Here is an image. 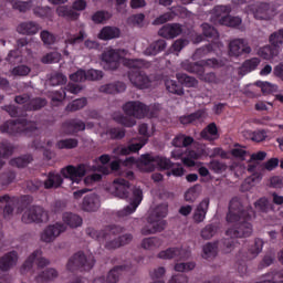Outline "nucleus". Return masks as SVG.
<instances>
[{
  "label": "nucleus",
  "instance_id": "nucleus-49",
  "mask_svg": "<svg viewBox=\"0 0 283 283\" xmlns=\"http://www.w3.org/2000/svg\"><path fill=\"white\" fill-rule=\"evenodd\" d=\"M145 147V143L129 144L128 146L122 147L119 150L120 156H129V154H136Z\"/></svg>",
  "mask_w": 283,
  "mask_h": 283
},
{
  "label": "nucleus",
  "instance_id": "nucleus-48",
  "mask_svg": "<svg viewBox=\"0 0 283 283\" xmlns=\"http://www.w3.org/2000/svg\"><path fill=\"white\" fill-rule=\"evenodd\" d=\"M32 160H33L32 155H23L21 157L11 159L10 165L12 167L23 168V167H28V165H30Z\"/></svg>",
  "mask_w": 283,
  "mask_h": 283
},
{
  "label": "nucleus",
  "instance_id": "nucleus-19",
  "mask_svg": "<svg viewBox=\"0 0 283 283\" xmlns=\"http://www.w3.org/2000/svg\"><path fill=\"white\" fill-rule=\"evenodd\" d=\"M129 269H132V265H116L108 272L106 280L105 276H98L94 280L93 283H118L120 273H123V271H129Z\"/></svg>",
  "mask_w": 283,
  "mask_h": 283
},
{
  "label": "nucleus",
  "instance_id": "nucleus-27",
  "mask_svg": "<svg viewBox=\"0 0 283 283\" xmlns=\"http://www.w3.org/2000/svg\"><path fill=\"white\" fill-rule=\"evenodd\" d=\"M125 90H127V85L124 82L109 83L99 87L102 94H120Z\"/></svg>",
  "mask_w": 283,
  "mask_h": 283
},
{
  "label": "nucleus",
  "instance_id": "nucleus-62",
  "mask_svg": "<svg viewBox=\"0 0 283 283\" xmlns=\"http://www.w3.org/2000/svg\"><path fill=\"white\" fill-rule=\"evenodd\" d=\"M32 70L28 65H18L11 70L12 76H28Z\"/></svg>",
  "mask_w": 283,
  "mask_h": 283
},
{
  "label": "nucleus",
  "instance_id": "nucleus-33",
  "mask_svg": "<svg viewBox=\"0 0 283 283\" xmlns=\"http://www.w3.org/2000/svg\"><path fill=\"white\" fill-rule=\"evenodd\" d=\"M56 14L63 19H67V21H77L78 17H81V13L76 12L73 8L67 6L57 7Z\"/></svg>",
  "mask_w": 283,
  "mask_h": 283
},
{
  "label": "nucleus",
  "instance_id": "nucleus-58",
  "mask_svg": "<svg viewBox=\"0 0 283 283\" xmlns=\"http://www.w3.org/2000/svg\"><path fill=\"white\" fill-rule=\"evenodd\" d=\"M87 105V98L82 97L74 99L71 104L66 106L67 112H78V109H83Z\"/></svg>",
  "mask_w": 283,
  "mask_h": 283
},
{
  "label": "nucleus",
  "instance_id": "nucleus-21",
  "mask_svg": "<svg viewBox=\"0 0 283 283\" xmlns=\"http://www.w3.org/2000/svg\"><path fill=\"white\" fill-rule=\"evenodd\" d=\"M159 36L164 39H176V36H180L182 34V27L178 23H168L165 24L159 31Z\"/></svg>",
  "mask_w": 283,
  "mask_h": 283
},
{
  "label": "nucleus",
  "instance_id": "nucleus-51",
  "mask_svg": "<svg viewBox=\"0 0 283 283\" xmlns=\"http://www.w3.org/2000/svg\"><path fill=\"white\" fill-rule=\"evenodd\" d=\"M193 144V139L190 136H185V135H177L172 139V145L174 147H189V145Z\"/></svg>",
  "mask_w": 283,
  "mask_h": 283
},
{
  "label": "nucleus",
  "instance_id": "nucleus-24",
  "mask_svg": "<svg viewBox=\"0 0 283 283\" xmlns=\"http://www.w3.org/2000/svg\"><path fill=\"white\" fill-rule=\"evenodd\" d=\"M248 14H253L254 19H271L269 4L248 7Z\"/></svg>",
  "mask_w": 283,
  "mask_h": 283
},
{
  "label": "nucleus",
  "instance_id": "nucleus-15",
  "mask_svg": "<svg viewBox=\"0 0 283 283\" xmlns=\"http://www.w3.org/2000/svg\"><path fill=\"white\" fill-rule=\"evenodd\" d=\"M124 113L126 116H133L134 118H145L149 116V106L139 101H130L124 104Z\"/></svg>",
  "mask_w": 283,
  "mask_h": 283
},
{
  "label": "nucleus",
  "instance_id": "nucleus-3",
  "mask_svg": "<svg viewBox=\"0 0 283 283\" xmlns=\"http://www.w3.org/2000/svg\"><path fill=\"white\" fill-rule=\"evenodd\" d=\"M114 196L120 198V200H129V205L126 206L120 212V216H132L136 212V209L140 207L143 202V189L132 188L129 182L123 178H116L113 181Z\"/></svg>",
  "mask_w": 283,
  "mask_h": 283
},
{
  "label": "nucleus",
  "instance_id": "nucleus-61",
  "mask_svg": "<svg viewBox=\"0 0 283 283\" xmlns=\"http://www.w3.org/2000/svg\"><path fill=\"white\" fill-rule=\"evenodd\" d=\"M40 39L44 45H54V43H56V35L48 30L41 31Z\"/></svg>",
  "mask_w": 283,
  "mask_h": 283
},
{
  "label": "nucleus",
  "instance_id": "nucleus-52",
  "mask_svg": "<svg viewBox=\"0 0 283 283\" xmlns=\"http://www.w3.org/2000/svg\"><path fill=\"white\" fill-rule=\"evenodd\" d=\"M17 179V172L13 170H7L0 175V185L2 187H8V185H12Z\"/></svg>",
  "mask_w": 283,
  "mask_h": 283
},
{
  "label": "nucleus",
  "instance_id": "nucleus-17",
  "mask_svg": "<svg viewBox=\"0 0 283 283\" xmlns=\"http://www.w3.org/2000/svg\"><path fill=\"white\" fill-rule=\"evenodd\" d=\"M63 178H69L72 182H81V179L85 176L86 169L83 164L77 166L69 165L61 169Z\"/></svg>",
  "mask_w": 283,
  "mask_h": 283
},
{
  "label": "nucleus",
  "instance_id": "nucleus-11",
  "mask_svg": "<svg viewBox=\"0 0 283 283\" xmlns=\"http://www.w3.org/2000/svg\"><path fill=\"white\" fill-rule=\"evenodd\" d=\"M124 228L116 224H111L104 227L102 230H96L94 228H87L86 234L93 240H97V242H105V240H109V235H120L123 233Z\"/></svg>",
  "mask_w": 283,
  "mask_h": 283
},
{
  "label": "nucleus",
  "instance_id": "nucleus-38",
  "mask_svg": "<svg viewBox=\"0 0 283 283\" xmlns=\"http://www.w3.org/2000/svg\"><path fill=\"white\" fill-rule=\"evenodd\" d=\"M14 154V146L8 140L0 142V158H10ZM3 160L0 159V169H3Z\"/></svg>",
  "mask_w": 283,
  "mask_h": 283
},
{
  "label": "nucleus",
  "instance_id": "nucleus-36",
  "mask_svg": "<svg viewBox=\"0 0 283 283\" xmlns=\"http://www.w3.org/2000/svg\"><path fill=\"white\" fill-rule=\"evenodd\" d=\"M48 105V99L43 97H34L29 99V103L24 105V112H39V109H43Z\"/></svg>",
  "mask_w": 283,
  "mask_h": 283
},
{
  "label": "nucleus",
  "instance_id": "nucleus-26",
  "mask_svg": "<svg viewBox=\"0 0 283 283\" xmlns=\"http://www.w3.org/2000/svg\"><path fill=\"white\" fill-rule=\"evenodd\" d=\"M209 209V199H203L198 207L196 208L192 220L196 224H200V222H205V218L207 217V211Z\"/></svg>",
  "mask_w": 283,
  "mask_h": 283
},
{
  "label": "nucleus",
  "instance_id": "nucleus-59",
  "mask_svg": "<svg viewBox=\"0 0 283 283\" xmlns=\"http://www.w3.org/2000/svg\"><path fill=\"white\" fill-rule=\"evenodd\" d=\"M61 61V53L53 51L50 53H46L42 59L41 62L44 63V65H50L52 63H59Z\"/></svg>",
  "mask_w": 283,
  "mask_h": 283
},
{
  "label": "nucleus",
  "instance_id": "nucleus-46",
  "mask_svg": "<svg viewBox=\"0 0 283 283\" xmlns=\"http://www.w3.org/2000/svg\"><path fill=\"white\" fill-rule=\"evenodd\" d=\"M200 191H202V186L195 185L190 189H188L185 193V200L186 202H196L198 200V197L200 196Z\"/></svg>",
  "mask_w": 283,
  "mask_h": 283
},
{
  "label": "nucleus",
  "instance_id": "nucleus-18",
  "mask_svg": "<svg viewBox=\"0 0 283 283\" xmlns=\"http://www.w3.org/2000/svg\"><path fill=\"white\" fill-rule=\"evenodd\" d=\"M252 50L244 39H233L229 43L230 56H242V54H251Z\"/></svg>",
  "mask_w": 283,
  "mask_h": 283
},
{
  "label": "nucleus",
  "instance_id": "nucleus-7",
  "mask_svg": "<svg viewBox=\"0 0 283 283\" xmlns=\"http://www.w3.org/2000/svg\"><path fill=\"white\" fill-rule=\"evenodd\" d=\"M264 158H266V151H258L250 156L248 171L252 175L245 179V185H249V187L243 186L244 191H249L251 187H254V185L262 181V175L259 171L260 167H262L260 161L264 160Z\"/></svg>",
  "mask_w": 283,
  "mask_h": 283
},
{
  "label": "nucleus",
  "instance_id": "nucleus-54",
  "mask_svg": "<svg viewBox=\"0 0 283 283\" xmlns=\"http://www.w3.org/2000/svg\"><path fill=\"white\" fill-rule=\"evenodd\" d=\"M263 247H264V241H262V239L254 240V244H252L248 250L249 258H258V255L262 253Z\"/></svg>",
  "mask_w": 283,
  "mask_h": 283
},
{
  "label": "nucleus",
  "instance_id": "nucleus-44",
  "mask_svg": "<svg viewBox=\"0 0 283 283\" xmlns=\"http://www.w3.org/2000/svg\"><path fill=\"white\" fill-rule=\"evenodd\" d=\"M33 13L40 19H48V21H52V19H54V11H52V8L50 7H35L33 9Z\"/></svg>",
  "mask_w": 283,
  "mask_h": 283
},
{
  "label": "nucleus",
  "instance_id": "nucleus-40",
  "mask_svg": "<svg viewBox=\"0 0 283 283\" xmlns=\"http://www.w3.org/2000/svg\"><path fill=\"white\" fill-rule=\"evenodd\" d=\"M269 43L272 48H275L279 52L283 50V29L273 32L269 36Z\"/></svg>",
  "mask_w": 283,
  "mask_h": 283
},
{
  "label": "nucleus",
  "instance_id": "nucleus-45",
  "mask_svg": "<svg viewBox=\"0 0 283 283\" xmlns=\"http://www.w3.org/2000/svg\"><path fill=\"white\" fill-rule=\"evenodd\" d=\"M55 277H59V272H56L54 269H48V270H44L42 273H40L35 277V282L36 283L50 282L52 280H55Z\"/></svg>",
  "mask_w": 283,
  "mask_h": 283
},
{
  "label": "nucleus",
  "instance_id": "nucleus-25",
  "mask_svg": "<svg viewBox=\"0 0 283 283\" xmlns=\"http://www.w3.org/2000/svg\"><path fill=\"white\" fill-rule=\"evenodd\" d=\"M18 260L19 254L17 251H11L4 254L2 258H0V271H10V269L17 264Z\"/></svg>",
  "mask_w": 283,
  "mask_h": 283
},
{
  "label": "nucleus",
  "instance_id": "nucleus-50",
  "mask_svg": "<svg viewBox=\"0 0 283 283\" xmlns=\"http://www.w3.org/2000/svg\"><path fill=\"white\" fill-rule=\"evenodd\" d=\"M113 119L115 123H118V125H123L124 127H134L136 125V120L127 117L120 113L114 114Z\"/></svg>",
  "mask_w": 283,
  "mask_h": 283
},
{
  "label": "nucleus",
  "instance_id": "nucleus-47",
  "mask_svg": "<svg viewBox=\"0 0 283 283\" xmlns=\"http://www.w3.org/2000/svg\"><path fill=\"white\" fill-rule=\"evenodd\" d=\"M126 130L123 127H111L106 130V136L111 140H123L125 138Z\"/></svg>",
  "mask_w": 283,
  "mask_h": 283
},
{
  "label": "nucleus",
  "instance_id": "nucleus-30",
  "mask_svg": "<svg viewBox=\"0 0 283 283\" xmlns=\"http://www.w3.org/2000/svg\"><path fill=\"white\" fill-rule=\"evenodd\" d=\"M43 185L44 189H59L63 185V177L57 172L50 171Z\"/></svg>",
  "mask_w": 283,
  "mask_h": 283
},
{
  "label": "nucleus",
  "instance_id": "nucleus-12",
  "mask_svg": "<svg viewBox=\"0 0 283 283\" xmlns=\"http://www.w3.org/2000/svg\"><path fill=\"white\" fill-rule=\"evenodd\" d=\"M229 12H231L229 7H216L214 21H218V23L227 25L228 28H238V25L242 23V18L231 17Z\"/></svg>",
  "mask_w": 283,
  "mask_h": 283
},
{
  "label": "nucleus",
  "instance_id": "nucleus-13",
  "mask_svg": "<svg viewBox=\"0 0 283 283\" xmlns=\"http://www.w3.org/2000/svg\"><path fill=\"white\" fill-rule=\"evenodd\" d=\"M101 65L106 72H115L120 67V51L116 49L104 51L101 55Z\"/></svg>",
  "mask_w": 283,
  "mask_h": 283
},
{
  "label": "nucleus",
  "instance_id": "nucleus-1",
  "mask_svg": "<svg viewBox=\"0 0 283 283\" xmlns=\"http://www.w3.org/2000/svg\"><path fill=\"white\" fill-rule=\"evenodd\" d=\"M240 201L238 199H232L230 201L229 213L227 216V221L234 223L235 228H230L227 231V235L231 238V241H227V252L235 249V238H249L253 233V226L247 220H251L255 212L249 210V212H240Z\"/></svg>",
  "mask_w": 283,
  "mask_h": 283
},
{
  "label": "nucleus",
  "instance_id": "nucleus-53",
  "mask_svg": "<svg viewBox=\"0 0 283 283\" xmlns=\"http://www.w3.org/2000/svg\"><path fill=\"white\" fill-rule=\"evenodd\" d=\"M57 149H76L78 147V139L67 138L61 139L56 143Z\"/></svg>",
  "mask_w": 283,
  "mask_h": 283
},
{
  "label": "nucleus",
  "instance_id": "nucleus-56",
  "mask_svg": "<svg viewBox=\"0 0 283 283\" xmlns=\"http://www.w3.org/2000/svg\"><path fill=\"white\" fill-rule=\"evenodd\" d=\"M109 19H112V13H109L108 11H96L93 15H92V21L93 23H105L106 21H109Z\"/></svg>",
  "mask_w": 283,
  "mask_h": 283
},
{
  "label": "nucleus",
  "instance_id": "nucleus-6",
  "mask_svg": "<svg viewBox=\"0 0 283 283\" xmlns=\"http://www.w3.org/2000/svg\"><path fill=\"white\" fill-rule=\"evenodd\" d=\"M167 213H169V206L167 203L158 205L148 216V222L150 226L144 227L142 229V234L151 235L154 233H160V231H165L167 221L163 219L167 218Z\"/></svg>",
  "mask_w": 283,
  "mask_h": 283
},
{
  "label": "nucleus",
  "instance_id": "nucleus-34",
  "mask_svg": "<svg viewBox=\"0 0 283 283\" xmlns=\"http://www.w3.org/2000/svg\"><path fill=\"white\" fill-rule=\"evenodd\" d=\"M56 14L63 19H67V21H77L78 17H81V13L76 12L73 8L67 6L57 7Z\"/></svg>",
  "mask_w": 283,
  "mask_h": 283
},
{
  "label": "nucleus",
  "instance_id": "nucleus-35",
  "mask_svg": "<svg viewBox=\"0 0 283 283\" xmlns=\"http://www.w3.org/2000/svg\"><path fill=\"white\" fill-rule=\"evenodd\" d=\"M182 253H185V250L180 248H169L159 252L158 258L160 260H174L175 258H177V260H182Z\"/></svg>",
  "mask_w": 283,
  "mask_h": 283
},
{
  "label": "nucleus",
  "instance_id": "nucleus-16",
  "mask_svg": "<svg viewBox=\"0 0 283 283\" xmlns=\"http://www.w3.org/2000/svg\"><path fill=\"white\" fill-rule=\"evenodd\" d=\"M207 65H213V60L200 62H190L188 60L181 63L182 70L190 74H198V76H207Z\"/></svg>",
  "mask_w": 283,
  "mask_h": 283
},
{
  "label": "nucleus",
  "instance_id": "nucleus-31",
  "mask_svg": "<svg viewBox=\"0 0 283 283\" xmlns=\"http://www.w3.org/2000/svg\"><path fill=\"white\" fill-rule=\"evenodd\" d=\"M19 34H27L29 36H32L33 34H36L39 30H41V27H39V23L36 22H22L17 28Z\"/></svg>",
  "mask_w": 283,
  "mask_h": 283
},
{
  "label": "nucleus",
  "instance_id": "nucleus-14",
  "mask_svg": "<svg viewBox=\"0 0 283 283\" xmlns=\"http://www.w3.org/2000/svg\"><path fill=\"white\" fill-rule=\"evenodd\" d=\"M48 220H50L48 211L40 206H32L22 214V222H24V224H32V222H48Z\"/></svg>",
  "mask_w": 283,
  "mask_h": 283
},
{
  "label": "nucleus",
  "instance_id": "nucleus-37",
  "mask_svg": "<svg viewBox=\"0 0 283 283\" xmlns=\"http://www.w3.org/2000/svg\"><path fill=\"white\" fill-rule=\"evenodd\" d=\"M258 65H260V59L252 57V59L245 60L242 66L238 70V72L240 76H244L245 74H249V72H253L254 70H258Z\"/></svg>",
  "mask_w": 283,
  "mask_h": 283
},
{
  "label": "nucleus",
  "instance_id": "nucleus-10",
  "mask_svg": "<svg viewBox=\"0 0 283 283\" xmlns=\"http://www.w3.org/2000/svg\"><path fill=\"white\" fill-rule=\"evenodd\" d=\"M0 202L4 205L3 217L8 219L10 218V216H12V213H14V207H17L19 202L21 203V206L18 207V213L23 212V208L30 205V196H23L18 199L17 197L11 198L10 196L4 195L0 197Z\"/></svg>",
  "mask_w": 283,
  "mask_h": 283
},
{
  "label": "nucleus",
  "instance_id": "nucleus-22",
  "mask_svg": "<svg viewBox=\"0 0 283 283\" xmlns=\"http://www.w3.org/2000/svg\"><path fill=\"white\" fill-rule=\"evenodd\" d=\"M83 211L94 212L101 209V198L96 193L86 195L82 202Z\"/></svg>",
  "mask_w": 283,
  "mask_h": 283
},
{
  "label": "nucleus",
  "instance_id": "nucleus-28",
  "mask_svg": "<svg viewBox=\"0 0 283 283\" xmlns=\"http://www.w3.org/2000/svg\"><path fill=\"white\" fill-rule=\"evenodd\" d=\"M166 48L167 41L160 39L149 44V46L144 51V54L146 56H156L157 54H160V52H165Z\"/></svg>",
  "mask_w": 283,
  "mask_h": 283
},
{
  "label": "nucleus",
  "instance_id": "nucleus-55",
  "mask_svg": "<svg viewBox=\"0 0 283 283\" xmlns=\"http://www.w3.org/2000/svg\"><path fill=\"white\" fill-rule=\"evenodd\" d=\"M198 158H200V153L196 150H188L182 163L186 167H196V160H198Z\"/></svg>",
  "mask_w": 283,
  "mask_h": 283
},
{
  "label": "nucleus",
  "instance_id": "nucleus-64",
  "mask_svg": "<svg viewBox=\"0 0 283 283\" xmlns=\"http://www.w3.org/2000/svg\"><path fill=\"white\" fill-rule=\"evenodd\" d=\"M158 244H160V241L156 237L146 238L142 241V248L147 250L154 249Z\"/></svg>",
  "mask_w": 283,
  "mask_h": 283
},
{
  "label": "nucleus",
  "instance_id": "nucleus-29",
  "mask_svg": "<svg viewBox=\"0 0 283 283\" xmlns=\"http://www.w3.org/2000/svg\"><path fill=\"white\" fill-rule=\"evenodd\" d=\"M97 36L101 41H112V39L120 36V29L117 27H104Z\"/></svg>",
  "mask_w": 283,
  "mask_h": 283
},
{
  "label": "nucleus",
  "instance_id": "nucleus-57",
  "mask_svg": "<svg viewBox=\"0 0 283 283\" xmlns=\"http://www.w3.org/2000/svg\"><path fill=\"white\" fill-rule=\"evenodd\" d=\"M247 149H244L243 146H240V144H234V146L230 149V155L233 158H237V160H244L247 158Z\"/></svg>",
  "mask_w": 283,
  "mask_h": 283
},
{
  "label": "nucleus",
  "instance_id": "nucleus-20",
  "mask_svg": "<svg viewBox=\"0 0 283 283\" xmlns=\"http://www.w3.org/2000/svg\"><path fill=\"white\" fill-rule=\"evenodd\" d=\"M41 255V250H35L23 263L21 272L30 271L32 269L34 262L38 264V269H44L50 264V261L45 258H39Z\"/></svg>",
  "mask_w": 283,
  "mask_h": 283
},
{
  "label": "nucleus",
  "instance_id": "nucleus-42",
  "mask_svg": "<svg viewBox=\"0 0 283 283\" xmlns=\"http://www.w3.org/2000/svg\"><path fill=\"white\" fill-rule=\"evenodd\" d=\"M166 90L170 94H176L177 96H182L185 94V88L182 84L176 82L175 80H166L165 82Z\"/></svg>",
  "mask_w": 283,
  "mask_h": 283
},
{
  "label": "nucleus",
  "instance_id": "nucleus-9",
  "mask_svg": "<svg viewBox=\"0 0 283 283\" xmlns=\"http://www.w3.org/2000/svg\"><path fill=\"white\" fill-rule=\"evenodd\" d=\"M142 163L143 165H158L160 169H171L172 176H185V168H182L180 164H174L172 160L167 157L146 154L142 156ZM175 165H177V167L172 168Z\"/></svg>",
  "mask_w": 283,
  "mask_h": 283
},
{
  "label": "nucleus",
  "instance_id": "nucleus-32",
  "mask_svg": "<svg viewBox=\"0 0 283 283\" xmlns=\"http://www.w3.org/2000/svg\"><path fill=\"white\" fill-rule=\"evenodd\" d=\"M202 118H205V111L198 109L195 113L180 116L179 123L181 125H191V123H202Z\"/></svg>",
  "mask_w": 283,
  "mask_h": 283
},
{
  "label": "nucleus",
  "instance_id": "nucleus-23",
  "mask_svg": "<svg viewBox=\"0 0 283 283\" xmlns=\"http://www.w3.org/2000/svg\"><path fill=\"white\" fill-rule=\"evenodd\" d=\"M62 130L64 134H78V132H85V123L81 119H69L62 124Z\"/></svg>",
  "mask_w": 283,
  "mask_h": 283
},
{
  "label": "nucleus",
  "instance_id": "nucleus-60",
  "mask_svg": "<svg viewBox=\"0 0 283 283\" xmlns=\"http://www.w3.org/2000/svg\"><path fill=\"white\" fill-rule=\"evenodd\" d=\"M49 96L54 105V103H63V101H65V96H67V93H65V88L61 87L57 91L51 92Z\"/></svg>",
  "mask_w": 283,
  "mask_h": 283
},
{
  "label": "nucleus",
  "instance_id": "nucleus-8",
  "mask_svg": "<svg viewBox=\"0 0 283 283\" xmlns=\"http://www.w3.org/2000/svg\"><path fill=\"white\" fill-rule=\"evenodd\" d=\"M96 264L94 254H85L83 251L75 253L67 262L66 269L74 273V271H92Z\"/></svg>",
  "mask_w": 283,
  "mask_h": 283
},
{
  "label": "nucleus",
  "instance_id": "nucleus-63",
  "mask_svg": "<svg viewBox=\"0 0 283 283\" xmlns=\"http://www.w3.org/2000/svg\"><path fill=\"white\" fill-rule=\"evenodd\" d=\"M65 83H67V77L62 73H54L53 75H51V78H50L51 85L53 86L65 85Z\"/></svg>",
  "mask_w": 283,
  "mask_h": 283
},
{
  "label": "nucleus",
  "instance_id": "nucleus-39",
  "mask_svg": "<svg viewBox=\"0 0 283 283\" xmlns=\"http://www.w3.org/2000/svg\"><path fill=\"white\" fill-rule=\"evenodd\" d=\"M256 54L258 56H261V59H264L265 61H271V59H275V56L280 54V51L273 45H265L259 49Z\"/></svg>",
  "mask_w": 283,
  "mask_h": 283
},
{
  "label": "nucleus",
  "instance_id": "nucleus-41",
  "mask_svg": "<svg viewBox=\"0 0 283 283\" xmlns=\"http://www.w3.org/2000/svg\"><path fill=\"white\" fill-rule=\"evenodd\" d=\"M176 78L178 83L185 87H196L198 85V80L193 76L187 75V73H177Z\"/></svg>",
  "mask_w": 283,
  "mask_h": 283
},
{
  "label": "nucleus",
  "instance_id": "nucleus-43",
  "mask_svg": "<svg viewBox=\"0 0 283 283\" xmlns=\"http://www.w3.org/2000/svg\"><path fill=\"white\" fill-rule=\"evenodd\" d=\"M244 138H248L249 140H253L254 143H262L266 140V130H256V132H251V130H244L243 132Z\"/></svg>",
  "mask_w": 283,
  "mask_h": 283
},
{
  "label": "nucleus",
  "instance_id": "nucleus-5",
  "mask_svg": "<svg viewBox=\"0 0 283 283\" xmlns=\"http://www.w3.org/2000/svg\"><path fill=\"white\" fill-rule=\"evenodd\" d=\"M124 65L129 69L128 78L135 87L138 90H147L151 85L149 76L145 72L140 71L145 67V60L139 59H126L124 60Z\"/></svg>",
  "mask_w": 283,
  "mask_h": 283
},
{
  "label": "nucleus",
  "instance_id": "nucleus-4",
  "mask_svg": "<svg viewBox=\"0 0 283 283\" xmlns=\"http://www.w3.org/2000/svg\"><path fill=\"white\" fill-rule=\"evenodd\" d=\"M62 220L64 223L56 222L55 224L48 226L41 234L42 242H54L61 233L65 232L67 227L76 229L83 224V218L72 212H64Z\"/></svg>",
  "mask_w": 283,
  "mask_h": 283
},
{
  "label": "nucleus",
  "instance_id": "nucleus-2",
  "mask_svg": "<svg viewBox=\"0 0 283 283\" xmlns=\"http://www.w3.org/2000/svg\"><path fill=\"white\" fill-rule=\"evenodd\" d=\"M4 111L11 116L17 118L14 120H8L0 126L1 134H8L9 136H34L39 128L32 120H28L27 113H20L19 108L14 105L4 106Z\"/></svg>",
  "mask_w": 283,
  "mask_h": 283
}]
</instances>
